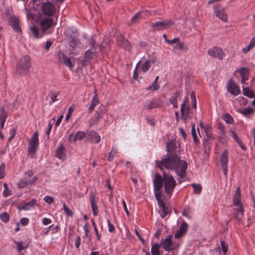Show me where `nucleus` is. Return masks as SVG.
I'll list each match as a JSON object with an SVG mask.
<instances>
[{
	"label": "nucleus",
	"instance_id": "1",
	"mask_svg": "<svg viewBox=\"0 0 255 255\" xmlns=\"http://www.w3.org/2000/svg\"><path fill=\"white\" fill-rule=\"evenodd\" d=\"M156 165L161 170H163V167L170 170H174L180 178L184 177L187 168V163L180 159L176 154L162 158L160 161H156Z\"/></svg>",
	"mask_w": 255,
	"mask_h": 255
},
{
	"label": "nucleus",
	"instance_id": "2",
	"mask_svg": "<svg viewBox=\"0 0 255 255\" xmlns=\"http://www.w3.org/2000/svg\"><path fill=\"white\" fill-rule=\"evenodd\" d=\"M31 67L29 57L24 56L19 60L16 66V72L19 75H25Z\"/></svg>",
	"mask_w": 255,
	"mask_h": 255
},
{
	"label": "nucleus",
	"instance_id": "3",
	"mask_svg": "<svg viewBox=\"0 0 255 255\" xmlns=\"http://www.w3.org/2000/svg\"><path fill=\"white\" fill-rule=\"evenodd\" d=\"M65 33L69 37V44L72 48L71 51L74 50V48L79 46L80 42L78 38V33L77 30L68 27L66 29Z\"/></svg>",
	"mask_w": 255,
	"mask_h": 255
},
{
	"label": "nucleus",
	"instance_id": "4",
	"mask_svg": "<svg viewBox=\"0 0 255 255\" xmlns=\"http://www.w3.org/2000/svg\"><path fill=\"white\" fill-rule=\"evenodd\" d=\"M163 173L165 192L167 195L171 194L174 188L176 186V181L171 175L166 174L164 171Z\"/></svg>",
	"mask_w": 255,
	"mask_h": 255
},
{
	"label": "nucleus",
	"instance_id": "5",
	"mask_svg": "<svg viewBox=\"0 0 255 255\" xmlns=\"http://www.w3.org/2000/svg\"><path fill=\"white\" fill-rule=\"evenodd\" d=\"M38 145V132L35 131L31 138L30 139L28 143V155L31 158H33L34 154L37 149Z\"/></svg>",
	"mask_w": 255,
	"mask_h": 255
},
{
	"label": "nucleus",
	"instance_id": "6",
	"mask_svg": "<svg viewBox=\"0 0 255 255\" xmlns=\"http://www.w3.org/2000/svg\"><path fill=\"white\" fill-rule=\"evenodd\" d=\"M174 24V22L169 19L159 21L151 24L153 31H160L167 29Z\"/></svg>",
	"mask_w": 255,
	"mask_h": 255
},
{
	"label": "nucleus",
	"instance_id": "7",
	"mask_svg": "<svg viewBox=\"0 0 255 255\" xmlns=\"http://www.w3.org/2000/svg\"><path fill=\"white\" fill-rule=\"evenodd\" d=\"M41 9L44 15L48 16H54L56 13V9L55 6L49 1L43 2L41 4Z\"/></svg>",
	"mask_w": 255,
	"mask_h": 255
},
{
	"label": "nucleus",
	"instance_id": "8",
	"mask_svg": "<svg viewBox=\"0 0 255 255\" xmlns=\"http://www.w3.org/2000/svg\"><path fill=\"white\" fill-rule=\"evenodd\" d=\"M161 247L165 250L168 252H171L175 249V246L171 239V236L168 237L165 239H162L160 243Z\"/></svg>",
	"mask_w": 255,
	"mask_h": 255
},
{
	"label": "nucleus",
	"instance_id": "9",
	"mask_svg": "<svg viewBox=\"0 0 255 255\" xmlns=\"http://www.w3.org/2000/svg\"><path fill=\"white\" fill-rule=\"evenodd\" d=\"M98 52L96 50L88 49L85 52V55L81 60L82 65L86 66L90 60L97 56Z\"/></svg>",
	"mask_w": 255,
	"mask_h": 255
},
{
	"label": "nucleus",
	"instance_id": "10",
	"mask_svg": "<svg viewBox=\"0 0 255 255\" xmlns=\"http://www.w3.org/2000/svg\"><path fill=\"white\" fill-rule=\"evenodd\" d=\"M117 42L118 44L122 48L127 50H130L131 46L128 40L126 39L122 33L118 32L117 34Z\"/></svg>",
	"mask_w": 255,
	"mask_h": 255
},
{
	"label": "nucleus",
	"instance_id": "11",
	"mask_svg": "<svg viewBox=\"0 0 255 255\" xmlns=\"http://www.w3.org/2000/svg\"><path fill=\"white\" fill-rule=\"evenodd\" d=\"M7 19L12 28L17 32L21 31V28L19 25V20L12 13L7 15Z\"/></svg>",
	"mask_w": 255,
	"mask_h": 255
},
{
	"label": "nucleus",
	"instance_id": "12",
	"mask_svg": "<svg viewBox=\"0 0 255 255\" xmlns=\"http://www.w3.org/2000/svg\"><path fill=\"white\" fill-rule=\"evenodd\" d=\"M214 12L216 16L222 20L226 22L228 20V16L226 13L224 9L221 5L217 4L214 7Z\"/></svg>",
	"mask_w": 255,
	"mask_h": 255
},
{
	"label": "nucleus",
	"instance_id": "13",
	"mask_svg": "<svg viewBox=\"0 0 255 255\" xmlns=\"http://www.w3.org/2000/svg\"><path fill=\"white\" fill-rule=\"evenodd\" d=\"M208 53L210 56L218 58L220 60H222L225 56L223 50L216 47L209 49Z\"/></svg>",
	"mask_w": 255,
	"mask_h": 255
},
{
	"label": "nucleus",
	"instance_id": "14",
	"mask_svg": "<svg viewBox=\"0 0 255 255\" xmlns=\"http://www.w3.org/2000/svg\"><path fill=\"white\" fill-rule=\"evenodd\" d=\"M55 24V23L54 22L53 19L49 17L42 19L40 21V25L43 31H46Z\"/></svg>",
	"mask_w": 255,
	"mask_h": 255
},
{
	"label": "nucleus",
	"instance_id": "15",
	"mask_svg": "<svg viewBox=\"0 0 255 255\" xmlns=\"http://www.w3.org/2000/svg\"><path fill=\"white\" fill-rule=\"evenodd\" d=\"M228 152L227 150H225L221 157V167L223 170L225 175H227L228 173Z\"/></svg>",
	"mask_w": 255,
	"mask_h": 255
},
{
	"label": "nucleus",
	"instance_id": "16",
	"mask_svg": "<svg viewBox=\"0 0 255 255\" xmlns=\"http://www.w3.org/2000/svg\"><path fill=\"white\" fill-rule=\"evenodd\" d=\"M177 147L176 140L175 139H172L167 141L166 142V150L168 153L166 155L165 157L172 154H175L174 152H175Z\"/></svg>",
	"mask_w": 255,
	"mask_h": 255
},
{
	"label": "nucleus",
	"instance_id": "17",
	"mask_svg": "<svg viewBox=\"0 0 255 255\" xmlns=\"http://www.w3.org/2000/svg\"><path fill=\"white\" fill-rule=\"evenodd\" d=\"M163 177L162 178L158 173H155L153 180L154 190L160 191L163 186Z\"/></svg>",
	"mask_w": 255,
	"mask_h": 255
},
{
	"label": "nucleus",
	"instance_id": "18",
	"mask_svg": "<svg viewBox=\"0 0 255 255\" xmlns=\"http://www.w3.org/2000/svg\"><path fill=\"white\" fill-rule=\"evenodd\" d=\"M227 88L228 91L235 96L241 93L239 87L231 80L229 81Z\"/></svg>",
	"mask_w": 255,
	"mask_h": 255
},
{
	"label": "nucleus",
	"instance_id": "19",
	"mask_svg": "<svg viewBox=\"0 0 255 255\" xmlns=\"http://www.w3.org/2000/svg\"><path fill=\"white\" fill-rule=\"evenodd\" d=\"M188 229L187 223L183 221L180 225L178 231L175 234V238L177 239L180 238L186 234Z\"/></svg>",
	"mask_w": 255,
	"mask_h": 255
},
{
	"label": "nucleus",
	"instance_id": "20",
	"mask_svg": "<svg viewBox=\"0 0 255 255\" xmlns=\"http://www.w3.org/2000/svg\"><path fill=\"white\" fill-rule=\"evenodd\" d=\"M90 200L93 215L97 216L98 215V206L96 205L95 196L94 194H90Z\"/></svg>",
	"mask_w": 255,
	"mask_h": 255
},
{
	"label": "nucleus",
	"instance_id": "21",
	"mask_svg": "<svg viewBox=\"0 0 255 255\" xmlns=\"http://www.w3.org/2000/svg\"><path fill=\"white\" fill-rule=\"evenodd\" d=\"M207 136V139H204V141L203 142V145L204 149L205 152H207L208 150H209L210 148V141L213 139L214 137H213L212 134L210 132L206 133Z\"/></svg>",
	"mask_w": 255,
	"mask_h": 255
},
{
	"label": "nucleus",
	"instance_id": "22",
	"mask_svg": "<svg viewBox=\"0 0 255 255\" xmlns=\"http://www.w3.org/2000/svg\"><path fill=\"white\" fill-rule=\"evenodd\" d=\"M240 73L242 77V84L245 83L246 80L249 78V70L247 68H242L239 70Z\"/></svg>",
	"mask_w": 255,
	"mask_h": 255
},
{
	"label": "nucleus",
	"instance_id": "23",
	"mask_svg": "<svg viewBox=\"0 0 255 255\" xmlns=\"http://www.w3.org/2000/svg\"><path fill=\"white\" fill-rule=\"evenodd\" d=\"M89 138L94 142L98 143L101 141V136L96 131H91L88 132Z\"/></svg>",
	"mask_w": 255,
	"mask_h": 255
},
{
	"label": "nucleus",
	"instance_id": "24",
	"mask_svg": "<svg viewBox=\"0 0 255 255\" xmlns=\"http://www.w3.org/2000/svg\"><path fill=\"white\" fill-rule=\"evenodd\" d=\"M97 91L96 90L95 91V95H94V98H93L92 101H91V105L90 106V107L88 109L89 110V113H91L93 112V111H94V109H95V107H96V106H97L99 103V100L98 98V97H97Z\"/></svg>",
	"mask_w": 255,
	"mask_h": 255
},
{
	"label": "nucleus",
	"instance_id": "25",
	"mask_svg": "<svg viewBox=\"0 0 255 255\" xmlns=\"http://www.w3.org/2000/svg\"><path fill=\"white\" fill-rule=\"evenodd\" d=\"M170 209L168 206H163L162 207L160 208L159 210L160 217L162 218H164L166 216L170 213Z\"/></svg>",
	"mask_w": 255,
	"mask_h": 255
},
{
	"label": "nucleus",
	"instance_id": "26",
	"mask_svg": "<svg viewBox=\"0 0 255 255\" xmlns=\"http://www.w3.org/2000/svg\"><path fill=\"white\" fill-rule=\"evenodd\" d=\"M65 148L63 146V143H61L60 146L56 150L55 156L59 158V159H63L65 157L64 153Z\"/></svg>",
	"mask_w": 255,
	"mask_h": 255
},
{
	"label": "nucleus",
	"instance_id": "27",
	"mask_svg": "<svg viewBox=\"0 0 255 255\" xmlns=\"http://www.w3.org/2000/svg\"><path fill=\"white\" fill-rule=\"evenodd\" d=\"M160 106V104L154 101H149L144 105V109L150 110L154 108H156Z\"/></svg>",
	"mask_w": 255,
	"mask_h": 255
},
{
	"label": "nucleus",
	"instance_id": "28",
	"mask_svg": "<svg viewBox=\"0 0 255 255\" xmlns=\"http://www.w3.org/2000/svg\"><path fill=\"white\" fill-rule=\"evenodd\" d=\"M243 94L244 95L250 98H253L255 97V94H254V91L252 90V88L250 87L246 88L243 87Z\"/></svg>",
	"mask_w": 255,
	"mask_h": 255
},
{
	"label": "nucleus",
	"instance_id": "29",
	"mask_svg": "<svg viewBox=\"0 0 255 255\" xmlns=\"http://www.w3.org/2000/svg\"><path fill=\"white\" fill-rule=\"evenodd\" d=\"M240 198H241V193H240V187H238L236 190V192L234 196V201L233 203L235 205H240Z\"/></svg>",
	"mask_w": 255,
	"mask_h": 255
},
{
	"label": "nucleus",
	"instance_id": "30",
	"mask_svg": "<svg viewBox=\"0 0 255 255\" xmlns=\"http://www.w3.org/2000/svg\"><path fill=\"white\" fill-rule=\"evenodd\" d=\"M62 55L63 56V64L68 66L71 70L73 68V65L72 64V61L71 58L65 56V55L62 53Z\"/></svg>",
	"mask_w": 255,
	"mask_h": 255
},
{
	"label": "nucleus",
	"instance_id": "31",
	"mask_svg": "<svg viewBox=\"0 0 255 255\" xmlns=\"http://www.w3.org/2000/svg\"><path fill=\"white\" fill-rule=\"evenodd\" d=\"M160 244H154L152 245L151 249V253L152 255H160L159 253V249L161 248Z\"/></svg>",
	"mask_w": 255,
	"mask_h": 255
},
{
	"label": "nucleus",
	"instance_id": "32",
	"mask_svg": "<svg viewBox=\"0 0 255 255\" xmlns=\"http://www.w3.org/2000/svg\"><path fill=\"white\" fill-rule=\"evenodd\" d=\"M36 203L35 199H32L30 201L24 204L23 205L19 207L20 210H29L33 207Z\"/></svg>",
	"mask_w": 255,
	"mask_h": 255
},
{
	"label": "nucleus",
	"instance_id": "33",
	"mask_svg": "<svg viewBox=\"0 0 255 255\" xmlns=\"http://www.w3.org/2000/svg\"><path fill=\"white\" fill-rule=\"evenodd\" d=\"M243 217V209L242 207V205H240L238 207V208L237 209L235 218L238 221H240L242 220Z\"/></svg>",
	"mask_w": 255,
	"mask_h": 255
},
{
	"label": "nucleus",
	"instance_id": "34",
	"mask_svg": "<svg viewBox=\"0 0 255 255\" xmlns=\"http://www.w3.org/2000/svg\"><path fill=\"white\" fill-rule=\"evenodd\" d=\"M29 182L28 181V177H24L21 179L18 183L17 185L21 188L26 187L29 185Z\"/></svg>",
	"mask_w": 255,
	"mask_h": 255
},
{
	"label": "nucleus",
	"instance_id": "35",
	"mask_svg": "<svg viewBox=\"0 0 255 255\" xmlns=\"http://www.w3.org/2000/svg\"><path fill=\"white\" fill-rule=\"evenodd\" d=\"M159 77L157 76L156 77L153 83H152V85H150L147 88H146L147 90H151L153 89L154 91H156L159 89V85L158 84H157V82L158 80Z\"/></svg>",
	"mask_w": 255,
	"mask_h": 255
},
{
	"label": "nucleus",
	"instance_id": "36",
	"mask_svg": "<svg viewBox=\"0 0 255 255\" xmlns=\"http://www.w3.org/2000/svg\"><path fill=\"white\" fill-rule=\"evenodd\" d=\"M86 136V134L83 131H78L74 137V142H75L77 140H82Z\"/></svg>",
	"mask_w": 255,
	"mask_h": 255
},
{
	"label": "nucleus",
	"instance_id": "37",
	"mask_svg": "<svg viewBox=\"0 0 255 255\" xmlns=\"http://www.w3.org/2000/svg\"><path fill=\"white\" fill-rule=\"evenodd\" d=\"M238 112L243 115L247 116L251 114H253L254 112V111L253 109H252V108L248 107L244 109V110H239Z\"/></svg>",
	"mask_w": 255,
	"mask_h": 255
},
{
	"label": "nucleus",
	"instance_id": "38",
	"mask_svg": "<svg viewBox=\"0 0 255 255\" xmlns=\"http://www.w3.org/2000/svg\"><path fill=\"white\" fill-rule=\"evenodd\" d=\"M191 186L194 189V192L196 194H199L202 191V186L200 184L192 183Z\"/></svg>",
	"mask_w": 255,
	"mask_h": 255
},
{
	"label": "nucleus",
	"instance_id": "39",
	"mask_svg": "<svg viewBox=\"0 0 255 255\" xmlns=\"http://www.w3.org/2000/svg\"><path fill=\"white\" fill-rule=\"evenodd\" d=\"M89 45L90 46V49H91V50H96L97 47H99L100 50H101L102 48H103V46H102L101 45H100V46H99L98 45H96L95 41L92 38H91L89 39Z\"/></svg>",
	"mask_w": 255,
	"mask_h": 255
},
{
	"label": "nucleus",
	"instance_id": "40",
	"mask_svg": "<svg viewBox=\"0 0 255 255\" xmlns=\"http://www.w3.org/2000/svg\"><path fill=\"white\" fill-rule=\"evenodd\" d=\"M174 49L183 50L184 52L187 51V47L185 46L184 43L178 42V43L173 47Z\"/></svg>",
	"mask_w": 255,
	"mask_h": 255
},
{
	"label": "nucleus",
	"instance_id": "41",
	"mask_svg": "<svg viewBox=\"0 0 255 255\" xmlns=\"http://www.w3.org/2000/svg\"><path fill=\"white\" fill-rule=\"evenodd\" d=\"M222 119L228 124H232L234 123L233 118L229 114H225L223 115Z\"/></svg>",
	"mask_w": 255,
	"mask_h": 255
},
{
	"label": "nucleus",
	"instance_id": "42",
	"mask_svg": "<svg viewBox=\"0 0 255 255\" xmlns=\"http://www.w3.org/2000/svg\"><path fill=\"white\" fill-rule=\"evenodd\" d=\"M180 94V92L177 91L175 93L173 94L171 98L169 99V101L171 104H175V103L177 102V98L179 97Z\"/></svg>",
	"mask_w": 255,
	"mask_h": 255
},
{
	"label": "nucleus",
	"instance_id": "43",
	"mask_svg": "<svg viewBox=\"0 0 255 255\" xmlns=\"http://www.w3.org/2000/svg\"><path fill=\"white\" fill-rule=\"evenodd\" d=\"M118 153V150L116 148H112L111 151L109 153V156L108 157V160L109 161H112L114 159V156Z\"/></svg>",
	"mask_w": 255,
	"mask_h": 255
},
{
	"label": "nucleus",
	"instance_id": "44",
	"mask_svg": "<svg viewBox=\"0 0 255 255\" xmlns=\"http://www.w3.org/2000/svg\"><path fill=\"white\" fill-rule=\"evenodd\" d=\"M151 61L150 60H147L142 64L141 69L143 72H146L149 69L150 67V63Z\"/></svg>",
	"mask_w": 255,
	"mask_h": 255
},
{
	"label": "nucleus",
	"instance_id": "45",
	"mask_svg": "<svg viewBox=\"0 0 255 255\" xmlns=\"http://www.w3.org/2000/svg\"><path fill=\"white\" fill-rule=\"evenodd\" d=\"M30 29L33 36L35 38H38L39 30L38 28L36 26H32L30 27Z\"/></svg>",
	"mask_w": 255,
	"mask_h": 255
},
{
	"label": "nucleus",
	"instance_id": "46",
	"mask_svg": "<svg viewBox=\"0 0 255 255\" xmlns=\"http://www.w3.org/2000/svg\"><path fill=\"white\" fill-rule=\"evenodd\" d=\"M7 117V114L3 108L0 109V121L5 122Z\"/></svg>",
	"mask_w": 255,
	"mask_h": 255
},
{
	"label": "nucleus",
	"instance_id": "47",
	"mask_svg": "<svg viewBox=\"0 0 255 255\" xmlns=\"http://www.w3.org/2000/svg\"><path fill=\"white\" fill-rule=\"evenodd\" d=\"M191 133L195 143H196V144H197L198 143V140L196 132L195 125H193L192 126Z\"/></svg>",
	"mask_w": 255,
	"mask_h": 255
},
{
	"label": "nucleus",
	"instance_id": "48",
	"mask_svg": "<svg viewBox=\"0 0 255 255\" xmlns=\"http://www.w3.org/2000/svg\"><path fill=\"white\" fill-rule=\"evenodd\" d=\"M0 218L4 223H7L9 221V216L8 213L5 212L0 215Z\"/></svg>",
	"mask_w": 255,
	"mask_h": 255
},
{
	"label": "nucleus",
	"instance_id": "49",
	"mask_svg": "<svg viewBox=\"0 0 255 255\" xmlns=\"http://www.w3.org/2000/svg\"><path fill=\"white\" fill-rule=\"evenodd\" d=\"M4 191L3 192V195L5 197H7L11 195V191L8 189V185L6 183L3 184Z\"/></svg>",
	"mask_w": 255,
	"mask_h": 255
},
{
	"label": "nucleus",
	"instance_id": "50",
	"mask_svg": "<svg viewBox=\"0 0 255 255\" xmlns=\"http://www.w3.org/2000/svg\"><path fill=\"white\" fill-rule=\"evenodd\" d=\"M191 99L192 104V106L194 108H196V94L195 91H192L191 93Z\"/></svg>",
	"mask_w": 255,
	"mask_h": 255
},
{
	"label": "nucleus",
	"instance_id": "51",
	"mask_svg": "<svg viewBox=\"0 0 255 255\" xmlns=\"http://www.w3.org/2000/svg\"><path fill=\"white\" fill-rule=\"evenodd\" d=\"M5 163H2L0 166V179H2L5 175L4 170H5Z\"/></svg>",
	"mask_w": 255,
	"mask_h": 255
},
{
	"label": "nucleus",
	"instance_id": "52",
	"mask_svg": "<svg viewBox=\"0 0 255 255\" xmlns=\"http://www.w3.org/2000/svg\"><path fill=\"white\" fill-rule=\"evenodd\" d=\"M221 245L222 251L224 255H225L228 251V246L224 241H221Z\"/></svg>",
	"mask_w": 255,
	"mask_h": 255
},
{
	"label": "nucleus",
	"instance_id": "53",
	"mask_svg": "<svg viewBox=\"0 0 255 255\" xmlns=\"http://www.w3.org/2000/svg\"><path fill=\"white\" fill-rule=\"evenodd\" d=\"M142 13L141 12H138L132 17L131 20L132 23H134L136 22L137 20L139 18L140 15Z\"/></svg>",
	"mask_w": 255,
	"mask_h": 255
},
{
	"label": "nucleus",
	"instance_id": "54",
	"mask_svg": "<svg viewBox=\"0 0 255 255\" xmlns=\"http://www.w3.org/2000/svg\"><path fill=\"white\" fill-rule=\"evenodd\" d=\"M63 208L64 210V212L65 214L68 216H70L71 217L72 216L73 213L71 210H70L66 205L65 203H64L63 204Z\"/></svg>",
	"mask_w": 255,
	"mask_h": 255
},
{
	"label": "nucleus",
	"instance_id": "55",
	"mask_svg": "<svg viewBox=\"0 0 255 255\" xmlns=\"http://www.w3.org/2000/svg\"><path fill=\"white\" fill-rule=\"evenodd\" d=\"M16 132V129H15L13 128L10 130V131H9L10 136L8 138L9 141L11 140L14 138V136L15 135Z\"/></svg>",
	"mask_w": 255,
	"mask_h": 255
},
{
	"label": "nucleus",
	"instance_id": "56",
	"mask_svg": "<svg viewBox=\"0 0 255 255\" xmlns=\"http://www.w3.org/2000/svg\"><path fill=\"white\" fill-rule=\"evenodd\" d=\"M58 96V92L51 93H50V97H51V103H53L56 101V98Z\"/></svg>",
	"mask_w": 255,
	"mask_h": 255
},
{
	"label": "nucleus",
	"instance_id": "57",
	"mask_svg": "<svg viewBox=\"0 0 255 255\" xmlns=\"http://www.w3.org/2000/svg\"><path fill=\"white\" fill-rule=\"evenodd\" d=\"M73 111H74V108L73 107V106H71L69 108L68 112L67 114L66 115V118H65V120L66 121H68L69 120V119L71 117V114L73 113Z\"/></svg>",
	"mask_w": 255,
	"mask_h": 255
},
{
	"label": "nucleus",
	"instance_id": "58",
	"mask_svg": "<svg viewBox=\"0 0 255 255\" xmlns=\"http://www.w3.org/2000/svg\"><path fill=\"white\" fill-rule=\"evenodd\" d=\"M43 199L46 203L49 204L52 203L54 201V198L49 196H45Z\"/></svg>",
	"mask_w": 255,
	"mask_h": 255
},
{
	"label": "nucleus",
	"instance_id": "59",
	"mask_svg": "<svg viewBox=\"0 0 255 255\" xmlns=\"http://www.w3.org/2000/svg\"><path fill=\"white\" fill-rule=\"evenodd\" d=\"M92 225H93L94 226V231L96 233V236H97V239L98 240H100V236L99 235V234L98 233V229L97 228V227H96V224L94 222V221L93 220H92Z\"/></svg>",
	"mask_w": 255,
	"mask_h": 255
},
{
	"label": "nucleus",
	"instance_id": "60",
	"mask_svg": "<svg viewBox=\"0 0 255 255\" xmlns=\"http://www.w3.org/2000/svg\"><path fill=\"white\" fill-rule=\"evenodd\" d=\"M107 224L108 226V230L110 232H113L115 231V227L113 225L110 220H107Z\"/></svg>",
	"mask_w": 255,
	"mask_h": 255
},
{
	"label": "nucleus",
	"instance_id": "61",
	"mask_svg": "<svg viewBox=\"0 0 255 255\" xmlns=\"http://www.w3.org/2000/svg\"><path fill=\"white\" fill-rule=\"evenodd\" d=\"M165 41H166L169 44H173L177 42H179V38H174V39L172 40H168L167 39H165Z\"/></svg>",
	"mask_w": 255,
	"mask_h": 255
},
{
	"label": "nucleus",
	"instance_id": "62",
	"mask_svg": "<svg viewBox=\"0 0 255 255\" xmlns=\"http://www.w3.org/2000/svg\"><path fill=\"white\" fill-rule=\"evenodd\" d=\"M29 220L26 218H22L20 220V224L23 226H26L28 224Z\"/></svg>",
	"mask_w": 255,
	"mask_h": 255
},
{
	"label": "nucleus",
	"instance_id": "63",
	"mask_svg": "<svg viewBox=\"0 0 255 255\" xmlns=\"http://www.w3.org/2000/svg\"><path fill=\"white\" fill-rule=\"evenodd\" d=\"M16 245H17V249H18V251H21L22 250L26 249L27 247V246H23L22 245V244L19 242H17L16 243Z\"/></svg>",
	"mask_w": 255,
	"mask_h": 255
},
{
	"label": "nucleus",
	"instance_id": "64",
	"mask_svg": "<svg viewBox=\"0 0 255 255\" xmlns=\"http://www.w3.org/2000/svg\"><path fill=\"white\" fill-rule=\"evenodd\" d=\"M80 244H81V238L80 236H78L76 239L75 246L76 247V248L78 249L80 246Z\"/></svg>",
	"mask_w": 255,
	"mask_h": 255
}]
</instances>
